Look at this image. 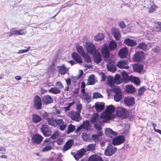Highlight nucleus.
Wrapping results in <instances>:
<instances>
[{
  "mask_svg": "<svg viewBox=\"0 0 161 161\" xmlns=\"http://www.w3.org/2000/svg\"><path fill=\"white\" fill-rule=\"evenodd\" d=\"M77 51L80 54H82L84 53V50L82 47L79 45H77L76 46Z\"/></svg>",
  "mask_w": 161,
  "mask_h": 161,
  "instance_id": "49",
  "label": "nucleus"
},
{
  "mask_svg": "<svg viewBox=\"0 0 161 161\" xmlns=\"http://www.w3.org/2000/svg\"><path fill=\"white\" fill-rule=\"evenodd\" d=\"M34 106L37 109L42 108V103L41 97L38 95H36L34 98Z\"/></svg>",
  "mask_w": 161,
  "mask_h": 161,
  "instance_id": "8",
  "label": "nucleus"
},
{
  "mask_svg": "<svg viewBox=\"0 0 161 161\" xmlns=\"http://www.w3.org/2000/svg\"><path fill=\"white\" fill-rule=\"evenodd\" d=\"M48 92L53 94H58L61 92V91L57 87H53L51 88L48 90Z\"/></svg>",
  "mask_w": 161,
  "mask_h": 161,
  "instance_id": "40",
  "label": "nucleus"
},
{
  "mask_svg": "<svg viewBox=\"0 0 161 161\" xmlns=\"http://www.w3.org/2000/svg\"><path fill=\"white\" fill-rule=\"evenodd\" d=\"M116 113L118 116L122 117L123 118L126 117L127 111L124 108L117 107L116 109Z\"/></svg>",
  "mask_w": 161,
  "mask_h": 161,
  "instance_id": "11",
  "label": "nucleus"
},
{
  "mask_svg": "<svg viewBox=\"0 0 161 161\" xmlns=\"http://www.w3.org/2000/svg\"><path fill=\"white\" fill-rule=\"evenodd\" d=\"M69 116L72 120L79 122L81 119L80 113L76 111H71L68 114Z\"/></svg>",
  "mask_w": 161,
  "mask_h": 161,
  "instance_id": "5",
  "label": "nucleus"
},
{
  "mask_svg": "<svg viewBox=\"0 0 161 161\" xmlns=\"http://www.w3.org/2000/svg\"><path fill=\"white\" fill-rule=\"evenodd\" d=\"M53 99L49 95H46L42 97V101L44 103L47 104L53 102Z\"/></svg>",
  "mask_w": 161,
  "mask_h": 161,
  "instance_id": "23",
  "label": "nucleus"
},
{
  "mask_svg": "<svg viewBox=\"0 0 161 161\" xmlns=\"http://www.w3.org/2000/svg\"><path fill=\"white\" fill-rule=\"evenodd\" d=\"M50 114L44 112L43 114L44 119H46L49 125L55 127L56 126L57 121L58 119H54Z\"/></svg>",
  "mask_w": 161,
  "mask_h": 161,
  "instance_id": "3",
  "label": "nucleus"
},
{
  "mask_svg": "<svg viewBox=\"0 0 161 161\" xmlns=\"http://www.w3.org/2000/svg\"><path fill=\"white\" fill-rule=\"evenodd\" d=\"M86 47L88 53L92 54H94V60H101L100 54L98 53H94L96 48L95 45L92 42H87L86 44Z\"/></svg>",
  "mask_w": 161,
  "mask_h": 161,
  "instance_id": "2",
  "label": "nucleus"
},
{
  "mask_svg": "<svg viewBox=\"0 0 161 161\" xmlns=\"http://www.w3.org/2000/svg\"><path fill=\"white\" fill-rule=\"evenodd\" d=\"M75 102L73 101L72 103H69L67 107H64L63 108L65 112L70 110V107L75 103Z\"/></svg>",
  "mask_w": 161,
  "mask_h": 161,
  "instance_id": "43",
  "label": "nucleus"
},
{
  "mask_svg": "<svg viewBox=\"0 0 161 161\" xmlns=\"http://www.w3.org/2000/svg\"><path fill=\"white\" fill-rule=\"evenodd\" d=\"M157 8V7L156 5H153L148 8V11L149 13H152L155 11Z\"/></svg>",
  "mask_w": 161,
  "mask_h": 161,
  "instance_id": "52",
  "label": "nucleus"
},
{
  "mask_svg": "<svg viewBox=\"0 0 161 161\" xmlns=\"http://www.w3.org/2000/svg\"><path fill=\"white\" fill-rule=\"evenodd\" d=\"M98 133L97 134L93 135L92 136V139L94 141H97L98 140L99 137L100 136H101L103 134L102 131H100L98 132Z\"/></svg>",
  "mask_w": 161,
  "mask_h": 161,
  "instance_id": "48",
  "label": "nucleus"
},
{
  "mask_svg": "<svg viewBox=\"0 0 161 161\" xmlns=\"http://www.w3.org/2000/svg\"><path fill=\"white\" fill-rule=\"evenodd\" d=\"M152 25L153 27H152L150 29L153 31L155 32L161 31V22H153Z\"/></svg>",
  "mask_w": 161,
  "mask_h": 161,
  "instance_id": "20",
  "label": "nucleus"
},
{
  "mask_svg": "<svg viewBox=\"0 0 161 161\" xmlns=\"http://www.w3.org/2000/svg\"><path fill=\"white\" fill-rule=\"evenodd\" d=\"M88 161H104L102 158L98 155L94 154L90 157Z\"/></svg>",
  "mask_w": 161,
  "mask_h": 161,
  "instance_id": "30",
  "label": "nucleus"
},
{
  "mask_svg": "<svg viewBox=\"0 0 161 161\" xmlns=\"http://www.w3.org/2000/svg\"><path fill=\"white\" fill-rule=\"evenodd\" d=\"M109 61L110 62L107 64V68L109 71L113 72L116 70V66L113 64V62L114 61Z\"/></svg>",
  "mask_w": 161,
  "mask_h": 161,
  "instance_id": "26",
  "label": "nucleus"
},
{
  "mask_svg": "<svg viewBox=\"0 0 161 161\" xmlns=\"http://www.w3.org/2000/svg\"><path fill=\"white\" fill-rule=\"evenodd\" d=\"M125 140V137L124 136H119L113 139L112 143L114 145H117L123 143Z\"/></svg>",
  "mask_w": 161,
  "mask_h": 161,
  "instance_id": "7",
  "label": "nucleus"
},
{
  "mask_svg": "<svg viewBox=\"0 0 161 161\" xmlns=\"http://www.w3.org/2000/svg\"><path fill=\"white\" fill-rule=\"evenodd\" d=\"M119 25L120 27L124 28L125 27L126 25L124 22H120L119 23Z\"/></svg>",
  "mask_w": 161,
  "mask_h": 161,
  "instance_id": "64",
  "label": "nucleus"
},
{
  "mask_svg": "<svg viewBox=\"0 0 161 161\" xmlns=\"http://www.w3.org/2000/svg\"><path fill=\"white\" fill-rule=\"evenodd\" d=\"M117 64L121 69H128L129 68L127 61H119Z\"/></svg>",
  "mask_w": 161,
  "mask_h": 161,
  "instance_id": "24",
  "label": "nucleus"
},
{
  "mask_svg": "<svg viewBox=\"0 0 161 161\" xmlns=\"http://www.w3.org/2000/svg\"><path fill=\"white\" fill-rule=\"evenodd\" d=\"M58 72L61 75H64L68 71L69 69L66 68L64 65L61 66H58Z\"/></svg>",
  "mask_w": 161,
  "mask_h": 161,
  "instance_id": "17",
  "label": "nucleus"
},
{
  "mask_svg": "<svg viewBox=\"0 0 161 161\" xmlns=\"http://www.w3.org/2000/svg\"><path fill=\"white\" fill-rule=\"evenodd\" d=\"M59 134V133L58 131H57L55 132L52 134L51 138L52 139H55L57 138Z\"/></svg>",
  "mask_w": 161,
  "mask_h": 161,
  "instance_id": "55",
  "label": "nucleus"
},
{
  "mask_svg": "<svg viewBox=\"0 0 161 161\" xmlns=\"http://www.w3.org/2000/svg\"><path fill=\"white\" fill-rule=\"evenodd\" d=\"M102 53L104 57L107 58L109 57L110 55L109 50L107 47L106 45H104L102 48Z\"/></svg>",
  "mask_w": 161,
  "mask_h": 161,
  "instance_id": "27",
  "label": "nucleus"
},
{
  "mask_svg": "<svg viewBox=\"0 0 161 161\" xmlns=\"http://www.w3.org/2000/svg\"><path fill=\"white\" fill-rule=\"evenodd\" d=\"M104 103H96L95 104V108L97 112H100L104 109Z\"/></svg>",
  "mask_w": 161,
  "mask_h": 161,
  "instance_id": "28",
  "label": "nucleus"
},
{
  "mask_svg": "<svg viewBox=\"0 0 161 161\" xmlns=\"http://www.w3.org/2000/svg\"><path fill=\"white\" fill-rule=\"evenodd\" d=\"M115 108L112 105L108 106L105 111L101 115V118L104 119L102 121H99L98 122L95 123L94 125L95 128L100 131L101 130L102 125L103 123H107L108 120L114 118L115 115L113 113L115 111Z\"/></svg>",
  "mask_w": 161,
  "mask_h": 161,
  "instance_id": "1",
  "label": "nucleus"
},
{
  "mask_svg": "<svg viewBox=\"0 0 161 161\" xmlns=\"http://www.w3.org/2000/svg\"><path fill=\"white\" fill-rule=\"evenodd\" d=\"M128 48L126 47H124L119 50L118 55L121 58H126L128 55Z\"/></svg>",
  "mask_w": 161,
  "mask_h": 161,
  "instance_id": "14",
  "label": "nucleus"
},
{
  "mask_svg": "<svg viewBox=\"0 0 161 161\" xmlns=\"http://www.w3.org/2000/svg\"><path fill=\"white\" fill-rule=\"evenodd\" d=\"M137 47L139 48L144 51H145L148 49L147 45L143 42L139 44Z\"/></svg>",
  "mask_w": 161,
  "mask_h": 161,
  "instance_id": "42",
  "label": "nucleus"
},
{
  "mask_svg": "<svg viewBox=\"0 0 161 161\" xmlns=\"http://www.w3.org/2000/svg\"><path fill=\"white\" fill-rule=\"evenodd\" d=\"M61 50H58L56 53V59H61Z\"/></svg>",
  "mask_w": 161,
  "mask_h": 161,
  "instance_id": "59",
  "label": "nucleus"
},
{
  "mask_svg": "<svg viewBox=\"0 0 161 161\" xmlns=\"http://www.w3.org/2000/svg\"><path fill=\"white\" fill-rule=\"evenodd\" d=\"M55 70V68L54 65H51L47 69V71L49 73H51L53 72Z\"/></svg>",
  "mask_w": 161,
  "mask_h": 161,
  "instance_id": "53",
  "label": "nucleus"
},
{
  "mask_svg": "<svg viewBox=\"0 0 161 161\" xmlns=\"http://www.w3.org/2000/svg\"><path fill=\"white\" fill-rule=\"evenodd\" d=\"M103 97V96L101 94L98 92H94L93 94L92 98L93 99H97L98 98H101Z\"/></svg>",
  "mask_w": 161,
  "mask_h": 161,
  "instance_id": "50",
  "label": "nucleus"
},
{
  "mask_svg": "<svg viewBox=\"0 0 161 161\" xmlns=\"http://www.w3.org/2000/svg\"><path fill=\"white\" fill-rule=\"evenodd\" d=\"M144 53L143 52H137L133 58V60H141L144 59Z\"/></svg>",
  "mask_w": 161,
  "mask_h": 161,
  "instance_id": "15",
  "label": "nucleus"
},
{
  "mask_svg": "<svg viewBox=\"0 0 161 161\" xmlns=\"http://www.w3.org/2000/svg\"><path fill=\"white\" fill-rule=\"evenodd\" d=\"M81 55L85 59V60H91L90 58L88 56L87 54L84 53Z\"/></svg>",
  "mask_w": 161,
  "mask_h": 161,
  "instance_id": "58",
  "label": "nucleus"
},
{
  "mask_svg": "<svg viewBox=\"0 0 161 161\" xmlns=\"http://www.w3.org/2000/svg\"><path fill=\"white\" fill-rule=\"evenodd\" d=\"M56 125H58L61 131L64 130L67 126V123L61 119H58Z\"/></svg>",
  "mask_w": 161,
  "mask_h": 161,
  "instance_id": "12",
  "label": "nucleus"
},
{
  "mask_svg": "<svg viewBox=\"0 0 161 161\" xmlns=\"http://www.w3.org/2000/svg\"><path fill=\"white\" fill-rule=\"evenodd\" d=\"M82 100L85 101L86 103H89L91 101V97L90 96H87L86 97L82 98Z\"/></svg>",
  "mask_w": 161,
  "mask_h": 161,
  "instance_id": "54",
  "label": "nucleus"
},
{
  "mask_svg": "<svg viewBox=\"0 0 161 161\" xmlns=\"http://www.w3.org/2000/svg\"><path fill=\"white\" fill-rule=\"evenodd\" d=\"M96 144H89L87 147L86 150L88 151H93L95 149Z\"/></svg>",
  "mask_w": 161,
  "mask_h": 161,
  "instance_id": "45",
  "label": "nucleus"
},
{
  "mask_svg": "<svg viewBox=\"0 0 161 161\" xmlns=\"http://www.w3.org/2000/svg\"><path fill=\"white\" fill-rule=\"evenodd\" d=\"M114 91L115 93L114 96V100L116 102H119L122 98V93L120 89L118 88H115L114 89Z\"/></svg>",
  "mask_w": 161,
  "mask_h": 161,
  "instance_id": "10",
  "label": "nucleus"
},
{
  "mask_svg": "<svg viewBox=\"0 0 161 161\" xmlns=\"http://www.w3.org/2000/svg\"><path fill=\"white\" fill-rule=\"evenodd\" d=\"M125 90L126 92L132 94L136 91V89L133 86L128 85L126 86Z\"/></svg>",
  "mask_w": 161,
  "mask_h": 161,
  "instance_id": "34",
  "label": "nucleus"
},
{
  "mask_svg": "<svg viewBox=\"0 0 161 161\" xmlns=\"http://www.w3.org/2000/svg\"><path fill=\"white\" fill-rule=\"evenodd\" d=\"M95 83V76L93 75H91L88 79L87 82V84L88 85H92Z\"/></svg>",
  "mask_w": 161,
  "mask_h": 161,
  "instance_id": "38",
  "label": "nucleus"
},
{
  "mask_svg": "<svg viewBox=\"0 0 161 161\" xmlns=\"http://www.w3.org/2000/svg\"><path fill=\"white\" fill-rule=\"evenodd\" d=\"M130 81L133 82L137 86L139 85L140 83V81L138 77L132 75L130 76Z\"/></svg>",
  "mask_w": 161,
  "mask_h": 161,
  "instance_id": "35",
  "label": "nucleus"
},
{
  "mask_svg": "<svg viewBox=\"0 0 161 161\" xmlns=\"http://www.w3.org/2000/svg\"><path fill=\"white\" fill-rule=\"evenodd\" d=\"M81 125L83 129H85L87 130H89L91 127V125L90 124L89 121L87 120L83 121Z\"/></svg>",
  "mask_w": 161,
  "mask_h": 161,
  "instance_id": "31",
  "label": "nucleus"
},
{
  "mask_svg": "<svg viewBox=\"0 0 161 161\" xmlns=\"http://www.w3.org/2000/svg\"><path fill=\"white\" fill-rule=\"evenodd\" d=\"M133 67L135 71L141 73L143 70V65L142 64H134L133 65Z\"/></svg>",
  "mask_w": 161,
  "mask_h": 161,
  "instance_id": "22",
  "label": "nucleus"
},
{
  "mask_svg": "<svg viewBox=\"0 0 161 161\" xmlns=\"http://www.w3.org/2000/svg\"><path fill=\"white\" fill-rule=\"evenodd\" d=\"M72 56L74 60H82L81 57L76 53H73Z\"/></svg>",
  "mask_w": 161,
  "mask_h": 161,
  "instance_id": "46",
  "label": "nucleus"
},
{
  "mask_svg": "<svg viewBox=\"0 0 161 161\" xmlns=\"http://www.w3.org/2000/svg\"><path fill=\"white\" fill-rule=\"evenodd\" d=\"M74 142L72 140H70L68 141L64 146L63 150L64 151H66L70 148L73 144Z\"/></svg>",
  "mask_w": 161,
  "mask_h": 161,
  "instance_id": "32",
  "label": "nucleus"
},
{
  "mask_svg": "<svg viewBox=\"0 0 161 161\" xmlns=\"http://www.w3.org/2000/svg\"><path fill=\"white\" fill-rule=\"evenodd\" d=\"M112 34L116 40H119L121 37V34L119 30L116 28L113 29Z\"/></svg>",
  "mask_w": 161,
  "mask_h": 161,
  "instance_id": "29",
  "label": "nucleus"
},
{
  "mask_svg": "<svg viewBox=\"0 0 161 161\" xmlns=\"http://www.w3.org/2000/svg\"><path fill=\"white\" fill-rule=\"evenodd\" d=\"M41 130L45 136H48L51 134V129L48 125H43Z\"/></svg>",
  "mask_w": 161,
  "mask_h": 161,
  "instance_id": "13",
  "label": "nucleus"
},
{
  "mask_svg": "<svg viewBox=\"0 0 161 161\" xmlns=\"http://www.w3.org/2000/svg\"><path fill=\"white\" fill-rule=\"evenodd\" d=\"M117 46L116 42L114 40L111 41L109 44V47L111 50H115Z\"/></svg>",
  "mask_w": 161,
  "mask_h": 161,
  "instance_id": "39",
  "label": "nucleus"
},
{
  "mask_svg": "<svg viewBox=\"0 0 161 161\" xmlns=\"http://www.w3.org/2000/svg\"><path fill=\"white\" fill-rule=\"evenodd\" d=\"M135 99L133 97H125L124 99L125 104L128 107L132 106L135 103Z\"/></svg>",
  "mask_w": 161,
  "mask_h": 161,
  "instance_id": "18",
  "label": "nucleus"
},
{
  "mask_svg": "<svg viewBox=\"0 0 161 161\" xmlns=\"http://www.w3.org/2000/svg\"><path fill=\"white\" fill-rule=\"evenodd\" d=\"M161 50L160 48L158 47H156L153 48L152 51L153 52L156 53L159 52Z\"/></svg>",
  "mask_w": 161,
  "mask_h": 161,
  "instance_id": "61",
  "label": "nucleus"
},
{
  "mask_svg": "<svg viewBox=\"0 0 161 161\" xmlns=\"http://www.w3.org/2000/svg\"><path fill=\"white\" fill-rule=\"evenodd\" d=\"M121 75L124 81L126 83H128L130 81V76H129L127 73L125 71L121 72Z\"/></svg>",
  "mask_w": 161,
  "mask_h": 161,
  "instance_id": "37",
  "label": "nucleus"
},
{
  "mask_svg": "<svg viewBox=\"0 0 161 161\" xmlns=\"http://www.w3.org/2000/svg\"><path fill=\"white\" fill-rule=\"evenodd\" d=\"M56 85H57V86H58V88L59 89H62L64 87V86H63L62 84L60 81L57 82H56Z\"/></svg>",
  "mask_w": 161,
  "mask_h": 161,
  "instance_id": "62",
  "label": "nucleus"
},
{
  "mask_svg": "<svg viewBox=\"0 0 161 161\" xmlns=\"http://www.w3.org/2000/svg\"><path fill=\"white\" fill-rule=\"evenodd\" d=\"M99 75H101L102 77V81H104L105 80L106 76L104 73L101 72L99 73Z\"/></svg>",
  "mask_w": 161,
  "mask_h": 161,
  "instance_id": "60",
  "label": "nucleus"
},
{
  "mask_svg": "<svg viewBox=\"0 0 161 161\" xmlns=\"http://www.w3.org/2000/svg\"><path fill=\"white\" fill-rule=\"evenodd\" d=\"M145 90V89L143 87H142L140 88L138 91V95H142L143 94Z\"/></svg>",
  "mask_w": 161,
  "mask_h": 161,
  "instance_id": "57",
  "label": "nucleus"
},
{
  "mask_svg": "<svg viewBox=\"0 0 161 161\" xmlns=\"http://www.w3.org/2000/svg\"><path fill=\"white\" fill-rule=\"evenodd\" d=\"M40 116L36 114H33L32 115V121L34 123H37L42 120Z\"/></svg>",
  "mask_w": 161,
  "mask_h": 161,
  "instance_id": "36",
  "label": "nucleus"
},
{
  "mask_svg": "<svg viewBox=\"0 0 161 161\" xmlns=\"http://www.w3.org/2000/svg\"><path fill=\"white\" fill-rule=\"evenodd\" d=\"M43 138V137L41 136L36 134L32 136L31 140L33 143L38 144L41 142Z\"/></svg>",
  "mask_w": 161,
  "mask_h": 161,
  "instance_id": "16",
  "label": "nucleus"
},
{
  "mask_svg": "<svg viewBox=\"0 0 161 161\" xmlns=\"http://www.w3.org/2000/svg\"><path fill=\"white\" fill-rule=\"evenodd\" d=\"M105 135L108 137L112 138L117 135V133L110 128H107L105 130Z\"/></svg>",
  "mask_w": 161,
  "mask_h": 161,
  "instance_id": "21",
  "label": "nucleus"
},
{
  "mask_svg": "<svg viewBox=\"0 0 161 161\" xmlns=\"http://www.w3.org/2000/svg\"><path fill=\"white\" fill-rule=\"evenodd\" d=\"M53 144L54 142L51 141L50 138L46 139L44 142V145L45 147L42 148V151L44 152L50 150L52 149Z\"/></svg>",
  "mask_w": 161,
  "mask_h": 161,
  "instance_id": "4",
  "label": "nucleus"
},
{
  "mask_svg": "<svg viewBox=\"0 0 161 161\" xmlns=\"http://www.w3.org/2000/svg\"><path fill=\"white\" fill-rule=\"evenodd\" d=\"M27 33L25 29L23 28L19 30H16L15 29H13L10 31V33L11 36L13 35H24Z\"/></svg>",
  "mask_w": 161,
  "mask_h": 161,
  "instance_id": "9",
  "label": "nucleus"
},
{
  "mask_svg": "<svg viewBox=\"0 0 161 161\" xmlns=\"http://www.w3.org/2000/svg\"><path fill=\"white\" fill-rule=\"evenodd\" d=\"M101 117L97 113H94L93 114L91 117V121L92 123H95L101 121Z\"/></svg>",
  "mask_w": 161,
  "mask_h": 161,
  "instance_id": "19",
  "label": "nucleus"
},
{
  "mask_svg": "<svg viewBox=\"0 0 161 161\" xmlns=\"http://www.w3.org/2000/svg\"><path fill=\"white\" fill-rule=\"evenodd\" d=\"M124 42L126 44L130 46H134L136 44V41L128 38L125 39Z\"/></svg>",
  "mask_w": 161,
  "mask_h": 161,
  "instance_id": "33",
  "label": "nucleus"
},
{
  "mask_svg": "<svg viewBox=\"0 0 161 161\" xmlns=\"http://www.w3.org/2000/svg\"><path fill=\"white\" fill-rule=\"evenodd\" d=\"M82 106L81 103H78L76 105V111L77 112L80 113L81 112Z\"/></svg>",
  "mask_w": 161,
  "mask_h": 161,
  "instance_id": "56",
  "label": "nucleus"
},
{
  "mask_svg": "<svg viewBox=\"0 0 161 161\" xmlns=\"http://www.w3.org/2000/svg\"><path fill=\"white\" fill-rule=\"evenodd\" d=\"M116 147L111 145H109L105 150L104 154L107 156H110L113 155L117 151Z\"/></svg>",
  "mask_w": 161,
  "mask_h": 161,
  "instance_id": "6",
  "label": "nucleus"
},
{
  "mask_svg": "<svg viewBox=\"0 0 161 161\" xmlns=\"http://www.w3.org/2000/svg\"><path fill=\"white\" fill-rule=\"evenodd\" d=\"M104 37V34L103 33H99L94 37V39L96 41L103 40Z\"/></svg>",
  "mask_w": 161,
  "mask_h": 161,
  "instance_id": "44",
  "label": "nucleus"
},
{
  "mask_svg": "<svg viewBox=\"0 0 161 161\" xmlns=\"http://www.w3.org/2000/svg\"><path fill=\"white\" fill-rule=\"evenodd\" d=\"M122 80L120 76L118 74H116L115 76L114 81L117 84H120L122 83Z\"/></svg>",
  "mask_w": 161,
  "mask_h": 161,
  "instance_id": "41",
  "label": "nucleus"
},
{
  "mask_svg": "<svg viewBox=\"0 0 161 161\" xmlns=\"http://www.w3.org/2000/svg\"><path fill=\"white\" fill-rule=\"evenodd\" d=\"M86 152V150L84 149H81L74 156L75 159L76 160H78L79 159L83 156Z\"/></svg>",
  "mask_w": 161,
  "mask_h": 161,
  "instance_id": "25",
  "label": "nucleus"
},
{
  "mask_svg": "<svg viewBox=\"0 0 161 161\" xmlns=\"http://www.w3.org/2000/svg\"><path fill=\"white\" fill-rule=\"evenodd\" d=\"M82 61H69V63L71 64V65H73L76 63H79L81 64L83 63Z\"/></svg>",
  "mask_w": 161,
  "mask_h": 161,
  "instance_id": "63",
  "label": "nucleus"
},
{
  "mask_svg": "<svg viewBox=\"0 0 161 161\" xmlns=\"http://www.w3.org/2000/svg\"><path fill=\"white\" fill-rule=\"evenodd\" d=\"M75 129V126L72 125V124H71L69 125L68 127V130L67 133L68 134H69L70 133L73 132Z\"/></svg>",
  "mask_w": 161,
  "mask_h": 161,
  "instance_id": "47",
  "label": "nucleus"
},
{
  "mask_svg": "<svg viewBox=\"0 0 161 161\" xmlns=\"http://www.w3.org/2000/svg\"><path fill=\"white\" fill-rule=\"evenodd\" d=\"M31 47H29L26 49H22L19 50L18 53L19 54L25 53L28 52L30 49Z\"/></svg>",
  "mask_w": 161,
  "mask_h": 161,
  "instance_id": "51",
  "label": "nucleus"
}]
</instances>
